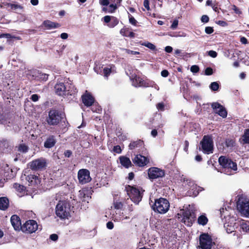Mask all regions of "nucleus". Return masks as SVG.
Segmentation results:
<instances>
[{
    "mask_svg": "<svg viewBox=\"0 0 249 249\" xmlns=\"http://www.w3.org/2000/svg\"><path fill=\"white\" fill-rule=\"evenodd\" d=\"M152 209L155 212L160 214H164L169 209L170 203L166 199L164 198H160L155 199V202L151 204Z\"/></svg>",
    "mask_w": 249,
    "mask_h": 249,
    "instance_id": "nucleus-3",
    "label": "nucleus"
},
{
    "mask_svg": "<svg viewBox=\"0 0 249 249\" xmlns=\"http://www.w3.org/2000/svg\"><path fill=\"white\" fill-rule=\"evenodd\" d=\"M214 245L211 236L208 233H202L199 237V246L198 247L201 249H211Z\"/></svg>",
    "mask_w": 249,
    "mask_h": 249,
    "instance_id": "nucleus-9",
    "label": "nucleus"
},
{
    "mask_svg": "<svg viewBox=\"0 0 249 249\" xmlns=\"http://www.w3.org/2000/svg\"><path fill=\"white\" fill-rule=\"evenodd\" d=\"M129 22L133 25H136V24L137 23V20L135 19V18L132 16L131 15L129 16Z\"/></svg>",
    "mask_w": 249,
    "mask_h": 249,
    "instance_id": "nucleus-50",
    "label": "nucleus"
},
{
    "mask_svg": "<svg viewBox=\"0 0 249 249\" xmlns=\"http://www.w3.org/2000/svg\"><path fill=\"white\" fill-rule=\"evenodd\" d=\"M114 66H107L103 68V74L104 76L107 78L109 75L112 72V68H114Z\"/></svg>",
    "mask_w": 249,
    "mask_h": 249,
    "instance_id": "nucleus-28",
    "label": "nucleus"
},
{
    "mask_svg": "<svg viewBox=\"0 0 249 249\" xmlns=\"http://www.w3.org/2000/svg\"><path fill=\"white\" fill-rule=\"evenodd\" d=\"M119 160L122 166L125 168H129L132 166L130 160L125 156H120L119 157Z\"/></svg>",
    "mask_w": 249,
    "mask_h": 249,
    "instance_id": "nucleus-21",
    "label": "nucleus"
},
{
    "mask_svg": "<svg viewBox=\"0 0 249 249\" xmlns=\"http://www.w3.org/2000/svg\"><path fill=\"white\" fill-rule=\"evenodd\" d=\"M82 99L83 104L87 107H90L94 103V99L89 93L86 91V93L82 96Z\"/></svg>",
    "mask_w": 249,
    "mask_h": 249,
    "instance_id": "nucleus-18",
    "label": "nucleus"
},
{
    "mask_svg": "<svg viewBox=\"0 0 249 249\" xmlns=\"http://www.w3.org/2000/svg\"><path fill=\"white\" fill-rule=\"evenodd\" d=\"M39 96L36 94H33L30 99L33 101V102H36L39 99Z\"/></svg>",
    "mask_w": 249,
    "mask_h": 249,
    "instance_id": "nucleus-56",
    "label": "nucleus"
},
{
    "mask_svg": "<svg viewBox=\"0 0 249 249\" xmlns=\"http://www.w3.org/2000/svg\"><path fill=\"white\" fill-rule=\"evenodd\" d=\"M58 238V236L56 234H52L50 236V239L53 241H56Z\"/></svg>",
    "mask_w": 249,
    "mask_h": 249,
    "instance_id": "nucleus-59",
    "label": "nucleus"
},
{
    "mask_svg": "<svg viewBox=\"0 0 249 249\" xmlns=\"http://www.w3.org/2000/svg\"><path fill=\"white\" fill-rule=\"evenodd\" d=\"M38 227V225L35 220H29L21 227V229L24 232L32 233L37 231Z\"/></svg>",
    "mask_w": 249,
    "mask_h": 249,
    "instance_id": "nucleus-11",
    "label": "nucleus"
},
{
    "mask_svg": "<svg viewBox=\"0 0 249 249\" xmlns=\"http://www.w3.org/2000/svg\"><path fill=\"white\" fill-rule=\"evenodd\" d=\"M225 143L227 147L231 148L234 146L235 142L232 139H227L226 140Z\"/></svg>",
    "mask_w": 249,
    "mask_h": 249,
    "instance_id": "nucleus-39",
    "label": "nucleus"
},
{
    "mask_svg": "<svg viewBox=\"0 0 249 249\" xmlns=\"http://www.w3.org/2000/svg\"><path fill=\"white\" fill-rule=\"evenodd\" d=\"M218 162L222 167L221 173H223L227 175H231L237 170V164L231 159L225 156H221L218 159Z\"/></svg>",
    "mask_w": 249,
    "mask_h": 249,
    "instance_id": "nucleus-1",
    "label": "nucleus"
},
{
    "mask_svg": "<svg viewBox=\"0 0 249 249\" xmlns=\"http://www.w3.org/2000/svg\"><path fill=\"white\" fill-rule=\"evenodd\" d=\"M64 155L66 157L69 158L72 155V152L70 150H67L64 152Z\"/></svg>",
    "mask_w": 249,
    "mask_h": 249,
    "instance_id": "nucleus-63",
    "label": "nucleus"
},
{
    "mask_svg": "<svg viewBox=\"0 0 249 249\" xmlns=\"http://www.w3.org/2000/svg\"><path fill=\"white\" fill-rule=\"evenodd\" d=\"M110 0H99V2L101 5L103 6H107L109 3Z\"/></svg>",
    "mask_w": 249,
    "mask_h": 249,
    "instance_id": "nucleus-57",
    "label": "nucleus"
},
{
    "mask_svg": "<svg viewBox=\"0 0 249 249\" xmlns=\"http://www.w3.org/2000/svg\"><path fill=\"white\" fill-rule=\"evenodd\" d=\"M133 162L140 167L146 165L149 162L147 158L140 154L137 155L133 160Z\"/></svg>",
    "mask_w": 249,
    "mask_h": 249,
    "instance_id": "nucleus-17",
    "label": "nucleus"
},
{
    "mask_svg": "<svg viewBox=\"0 0 249 249\" xmlns=\"http://www.w3.org/2000/svg\"><path fill=\"white\" fill-rule=\"evenodd\" d=\"M143 144V142L140 140L137 141L132 142H130L129 145V148L130 149L132 150L135 148H138L142 146Z\"/></svg>",
    "mask_w": 249,
    "mask_h": 249,
    "instance_id": "nucleus-30",
    "label": "nucleus"
},
{
    "mask_svg": "<svg viewBox=\"0 0 249 249\" xmlns=\"http://www.w3.org/2000/svg\"><path fill=\"white\" fill-rule=\"evenodd\" d=\"M213 73V70L211 67H207L205 70V74L206 75H211Z\"/></svg>",
    "mask_w": 249,
    "mask_h": 249,
    "instance_id": "nucleus-49",
    "label": "nucleus"
},
{
    "mask_svg": "<svg viewBox=\"0 0 249 249\" xmlns=\"http://www.w3.org/2000/svg\"><path fill=\"white\" fill-rule=\"evenodd\" d=\"M47 166L46 160L42 158L36 159L29 163V168L33 171L43 170Z\"/></svg>",
    "mask_w": 249,
    "mask_h": 249,
    "instance_id": "nucleus-10",
    "label": "nucleus"
},
{
    "mask_svg": "<svg viewBox=\"0 0 249 249\" xmlns=\"http://www.w3.org/2000/svg\"><path fill=\"white\" fill-rule=\"evenodd\" d=\"M201 147L199 148L203 153L210 154L213 153V142L212 137L210 135H205L200 143Z\"/></svg>",
    "mask_w": 249,
    "mask_h": 249,
    "instance_id": "nucleus-6",
    "label": "nucleus"
},
{
    "mask_svg": "<svg viewBox=\"0 0 249 249\" xmlns=\"http://www.w3.org/2000/svg\"><path fill=\"white\" fill-rule=\"evenodd\" d=\"M224 227L228 233H231L234 232V226L231 223H225L224 224Z\"/></svg>",
    "mask_w": 249,
    "mask_h": 249,
    "instance_id": "nucleus-32",
    "label": "nucleus"
},
{
    "mask_svg": "<svg viewBox=\"0 0 249 249\" xmlns=\"http://www.w3.org/2000/svg\"><path fill=\"white\" fill-rule=\"evenodd\" d=\"M242 141L244 143H249V129H247L242 136Z\"/></svg>",
    "mask_w": 249,
    "mask_h": 249,
    "instance_id": "nucleus-34",
    "label": "nucleus"
},
{
    "mask_svg": "<svg viewBox=\"0 0 249 249\" xmlns=\"http://www.w3.org/2000/svg\"><path fill=\"white\" fill-rule=\"evenodd\" d=\"M164 175V171L157 167H151L148 170V175L150 179L162 178Z\"/></svg>",
    "mask_w": 249,
    "mask_h": 249,
    "instance_id": "nucleus-13",
    "label": "nucleus"
},
{
    "mask_svg": "<svg viewBox=\"0 0 249 249\" xmlns=\"http://www.w3.org/2000/svg\"><path fill=\"white\" fill-rule=\"evenodd\" d=\"M112 17L109 16H106L104 17V21L106 23H108V24L110 22Z\"/></svg>",
    "mask_w": 249,
    "mask_h": 249,
    "instance_id": "nucleus-60",
    "label": "nucleus"
},
{
    "mask_svg": "<svg viewBox=\"0 0 249 249\" xmlns=\"http://www.w3.org/2000/svg\"><path fill=\"white\" fill-rule=\"evenodd\" d=\"M240 228L243 230V231L248 232L249 231V222H245L242 221L240 224Z\"/></svg>",
    "mask_w": 249,
    "mask_h": 249,
    "instance_id": "nucleus-35",
    "label": "nucleus"
},
{
    "mask_svg": "<svg viewBox=\"0 0 249 249\" xmlns=\"http://www.w3.org/2000/svg\"><path fill=\"white\" fill-rule=\"evenodd\" d=\"M11 223L15 230L21 229V221L19 217L17 215H13L11 217Z\"/></svg>",
    "mask_w": 249,
    "mask_h": 249,
    "instance_id": "nucleus-20",
    "label": "nucleus"
},
{
    "mask_svg": "<svg viewBox=\"0 0 249 249\" xmlns=\"http://www.w3.org/2000/svg\"><path fill=\"white\" fill-rule=\"evenodd\" d=\"M178 218H181L180 220L188 227L191 226L195 220V213L194 211L188 207H183V208L180 209L178 213Z\"/></svg>",
    "mask_w": 249,
    "mask_h": 249,
    "instance_id": "nucleus-2",
    "label": "nucleus"
},
{
    "mask_svg": "<svg viewBox=\"0 0 249 249\" xmlns=\"http://www.w3.org/2000/svg\"><path fill=\"white\" fill-rule=\"evenodd\" d=\"M178 20L175 19L173 21V22L171 26V28L173 30L176 29L178 25Z\"/></svg>",
    "mask_w": 249,
    "mask_h": 249,
    "instance_id": "nucleus-55",
    "label": "nucleus"
},
{
    "mask_svg": "<svg viewBox=\"0 0 249 249\" xmlns=\"http://www.w3.org/2000/svg\"><path fill=\"white\" fill-rule=\"evenodd\" d=\"M119 23L118 19L114 17H112L110 22L108 24V26L110 28H113L116 26Z\"/></svg>",
    "mask_w": 249,
    "mask_h": 249,
    "instance_id": "nucleus-36",
    "label": "nucleus"
},
{
    "mask_svg": "<svg viewBox=\"0 0 249 249\" xmlns=\"http://www.w3.org/2000/svg\"><path fill=\"white\" fill-rule=\"evenodd\" d=\"M14 186L15 188H16L18 191L21 192L22 190L24 189V186L19 185L18 184H15Z\"/></svg>",
    "mask_w": 249,
    "mask_h": 249,
    "instance_id": "nucleus-62",
    "label": "nucleus"
},
{
    "mask_svg": "<svg viewBox=\"0 0 249 249\" xmlns=\"http://www.w3.org/2000/svg\"><path fill=\"white\" fill-rule=\"evenodd\" d=\"M78 178L79 182L83 184L89 182L91 179L89 171L86 169L79 170L78 172Z\"/></svg>",
    "mask_w": 249,
    "mask_h": 249,
    "instance_id": "nucleus-14",
    "label": "nucleus"
},
{
    "mask_svg": "<svg viewBox=\"0 0 249 249\" xmlns=\"http://www.w3.org/2000/svg\"><path fill=\"white\" fill-rule=\"evenodd\" d=\"M207 53L209 56L213 58H215L217 55V53L215 51L213 50H211L207 52Z\"/></svg>",
    "mask_w": 249,
    "mask_h": 249,
    "instance_id": "nucleus-48",
    "label": "nucleus"
},
{
    "mask_svg": "<svg viewBox=\"0 0 249 249\" xmlns=\"http://www.w3.org/2000/svg\"><path fill=\"white\" fill-rule=\"evenodd\" d=\"M9 206V200L6 197H0V210H5Z\"/></svg>",
    "mask_w": 249,
    "mask_h": 249,
    "instance_id": "nucleus-26",
    "label": "nucleus"
},
{
    "mask_svg": "<svg viewBox=\"0 0 249 249\" xmlns=\"http://www.w3.org/2000/svg\"><path fill=\"white\" fill-rule=\"evenodd\" d=\"M120 50L122 51H124L126 53H127L128 54H132L133 55L140 54V53L139 52L133 51H131V50L126 49L120 48Z\"/></svg>",
    "mask_w": 249,
    "mask_h": 249,
    "instance_id": "nucleus-42",
    "label": "nucleus"
},
{
    "mask_svg": "<svg viewBox=\"0 0 249 249\" xmlns=\"http://www.w3.org/2000/svg\"><path fill=\"white\" fill-rule=\"evenodd\" d=\"M230 211H232V210L229 206H228L227 208L225 207V208H221L219 210V213L220 214V217L221 219H226L228 217L230 216L231 214Z\"/></svg>",
    "mask_w": 249,
    "mask_h": 249,
    "instance_id": "nucleus-23",
    "label": "nucleus"
},
{
    "mask_svg": "<svg viewBox=\"0 0 249 249\" xmlns=\"http://www.w3.org/2000/svg\"><path fill=\"white\" fill-rule=\"evenodd\" d=\"M68 85L63 82H58L54 86V89L56 94L59 96L66 95Z\"/></svg>",
    "mask_w": 249,
    "mask_h": 249,
    "instance_id": "nucleus-16",
    "label": "nucleus"
},
{
    "mask_svg": "<svg viewBox=\"0 0 249 249\" xmlns=\"http://www.w3.org/2000/svg\"><path fill=\"white\" fill-rule=\"evenodd\" d=\"M0 38H6L8 39L16 38L17 37L11 35L10 34H1L0 35Z\"/></svg>",
    "mask_w": 249,
    "mask_h": 249,
    "instance_id": "nucleus-43",
    "label": "nucleus"
},
{
    "mask_svg": "<svg viewBox=\"0 0 249 249\" xmlns=\"http://www.w3.org/2000/svg\"><path fill=\"white\" fill-rule=\"evenodd\" d=\"M169 75V72L167 70H164L161 72V75L163 77H166Z\"/></svg>",
    "mask_w": 249,
    "mask_h": 249,
    "instance_id": "nucleus-61",
    "label": "nucleus"
},
{
    "mask_svg": "<svg viewBox=\"0 0 249 249\" xmlns=\"http://www.w3.org/2000/svg\"><path fill=\"white\" fill-rule=\"evenodd\" d=\"M209 87L212 90L215 91L218 90L219 85L217 82H213L211 83Z\"/></svg>",
    "mask_w": 249,
    "mask_h": 249,
    "instance_id": "nucleus-37",
    "label": "nucleus"
},
{
    "mask_svg": "<svg viewBox=\"0 0 249 249\" xmlns=\"http://www.w3.org/2000/svg\"><path fill=\"white\" fill-rule=\"evenodd\" d=\"M6 5L10 7L13 11L18 14L20 13L23 9V7L19 4L8 3Z\"/></svg>",
    "mask_w": 249,
    "mask_h": 249,
    "instance_id": "nucleus-25",
    "label": "nucleus"
},
{
    "mask_svg": "<svg viewBox=\"0 0 249 249\" xmlns=\"http://www.w3.org/2000/svg\"><path fill=\"white\" fill-rule=\"evenodd\" d=\"M211 107L214 112L220 116L225 118L227 116V112L224 107L218 102H213L211 104Z\"/></svg>",
    "mask_w": 249,
    "mask_h": 249,
    "instance_id": "nucleus-15",
    "label": "nucleus"
},
{
    "mask_svg": "<svg viewBox=\"0 0 249 249\" xmlns=\"http://www.w3.org/2000/svg\"><path fill=\"white\" fill-rule=\"evenodd\" d=\"M201 21L203 23H207L209 21V18L207 15H203L201 18Z\"/></svg>",
    "mask_w": 249,
    "mask_h": 249,
    "instance_id": "nucleus-53",
    "label": "nucleus"
},
{
    "mask_svg": "<svg viewBox=\"0 0 249 249\" xmlns=\"http://www.w3.org/2000/svg\"><path fill=\"white\" fill-rule=\"evenodd\" d=\"M214 30L212 27H206L205 29V32L207 34H211L213 32Z\"/></svg>",
    "mask_w": 249,
    "mask_h": 249,
    "instance_id": "nucleus-52",
    "label": "nucleus"
},
{
    "mask_svg": "<svg viewBox=\"0 0 249 249\" xmlns=\"http://www.w3.org/2000/svg\"><path fill=\"white\" fill-rule=\"evenodd\" d=\"M18 151L22 153H26L29 150V147L25 143H20L18 146Z\"/></svg>",
    "mask_w": 249,
    "mask_h": 249,
    "instance_id": "nucleus-31",
    "label": "nucleus"
},
{
    "mask_svg": "<svg viewBox=\"0 0 249 249\" xmlns=\"http://www.w3.org/2000/svg\"><path fill=\"white\" fill-rule=\"evenodd\" d=\"M56 140L54 136H50L44 142V146L45 148H51L54 146Z\"/></svg>",
    "mask_w": 249,
    "mask_h": 249,
    "instance_id": "nucleus-22",
    "label": "nucleus"
},
{
    "mask_svg": "<svg viewBox=\"0 0 249 249\" xmlns=\"http://www.w3.org/2000/svg\"><path fill=\"white\" fill-rule=\"evenodd\" d=\"M43 25L47 30L57 28L60 27V24L58 23L52 22L50 20H45L43 22Z\"/></svg>",
    "mask_w": 249,
    "mask_h": 249,
    "instance_id": "nucleus-24",
    "label": "nucleus"
},
{
    "mask_svg": "<svg viewBox=\"0 0 249 249\" xmlns=\"http://www.w3.org/2000/svg\"><path fill=\"white\" fill-rule=\"evenodd\" d=\"M110 218L115 222H118L124 220H129L130 216L125 214L123 212L111 210L110 212Z\"/></svg>",
    "mask_w": 249,
    "mask_h": 249,
    "instance_id": "nucleus-12",
    "label": "nucleus"
},
{
    "mask_svg": "<svg viewBox=\"0 0 249 249\" xmlns=\"http://www.w3.org/2000/svg\"><path fill=\"white\" fill-rule=\"evenodd\" d=\"M113 150L114 152L118 154H120L122 152L121 148L119 145H116L114 146Z\"/></svg>",
    "mask_w": 249,
    "mask_h": 249,
    "instance_id": "nucleus-54",
    "label": "nucleus"
},
{
    "mask_svg": "<svg viewBox=\"0 0 249 249\" xmlns=\"http://www.w3.org/2000/svg\"><path fill=\"white\" fill-rule=\"evenodd\" d=\"M107 227L109 230H112L114 227V224L111 221H109L107 223Z\"/></svg>",
    "mask_w": 249,
    "mask_h": 249,
    "instance_id": "nucleus-64",
    "label": "nucleus"
},
{
    "mask_svg": "<svg viewBox=\"0 0 249 249\" xmlns=\"http://www.w3.org/2000/svg\"><path fill=\"white\" fill-rule=\"evenodd\" d=\"M237 208L241 214L249 216V199L243 195L238 196Z\"/></svg>",
    "mask_w": 249,
    "mask_h": 249,
    "instance_id": "nucleus-5",
    "label": "nucleus"
},
{
    "mask_svg": "<svg viewBox=\"0 0 249 249\" xmlns=\"http://www.w3.org/2000/svg\"><path fill=\"white\" fill-rule=\"evenodd\" d=\"M142 46H144L146 47H147L148 48H149V49L151 50H156V46L155 45H154L153 44L150 43V42H143L142 44Z\"/></svg>",
    "mask_w": 249,
    "mask_h": 249,
    "instance_id": "nucleus-40",
    "label": "nucleus"
},
{
    "mask_svg": "<svg viewBox=\"0 0 249 249\" xmlns=\"http://www.w3.org/2000/svg\"><path fill=\"white\" fill-rule=\"evenodd\" d=\"M143 6L148 10H150L149 2L148 0H144Z\"/></svg>",
    "mask_w": 249,
    "mask_h": 249,
    "instance_id": "nucleus-58",
    "label": "nucleus"
},
{
    "mask_svg": "<svg viewBox=\"0 0 249 249\" xmlns=\"http://www.w3.org/2000/svg\"><path fill=\"white\" fill-rule=\"evenodd\" d=\"M56 215L61 219H68L70 216V207L64 201H59L55 207Z\"/></svg>",
    "mask_w": 249,
    "mask_h": 249,
    "instance_id": "nucleus-7",
    "label": "nucleus"
},
{
    "mask_svg": "<svg viewBox=\"0 0 249 249\" xmlns=\"http://www.w3.org/2000/svg\"><path fill=\"white\" fill-rule=\"evenodd\" d=\"M77 90L75 86L72 84H70L68 86L67 89L66 95H74L77 93Z\"/></svg>",
    "mask_w": 249,
    "mask_h": 249,
    "instance_id": "nucleus-27",
    "label": "nucleus"
},
{
    "mask_svg": "<svg viewBox=\"0 0 249 249\" xmlns=\"http://www.w3.org/2000/svg\"><path fill=\"white\" fill-rule=\"evenodd\" d=\"M132 85L136 87H143L144 81L143 79L136 75H132L130 77Z\"/></svg>",
    "mask_w": 249,
    "mask_h": 249,
    "instance_id": "nucleus-19",
    "label": "nucleus"
},
{
    "mask_svg": "<svg viewBox=\"0 0 249 249\" xmlns=\"http://www.w3.org/2000/svg\"><path fill=\"white\" fill-rule=\"evenodd\" d=\"M125 190L131 200L135 204H138L142 200V194L139 189L130 185H127L125 186Z\"/></svg>",
    "mask_w": 249,
    "mask_h": 249,
    "instance_id": "nucleus-8",
    "label": "nucleus"
},
{
    "mask_svg": "<svg viewBox=\"0 0 249 249\" xmlns=\"http://www.w3.org/2000/svg\"><path fill=\"white\" fill-rule=\"evenodd\" d=\"M143 85L144 88L152 87L157 90H159L160 89L159 86L153 81H144V83Z\"/></svg>",
    "mask_w": 249,
    "mask_h": 249,
    "instance_id": "nucleus-29",
    "label": "nucleus"
},
{
    "mask_svg": "<svg viewBox=\"0 0 249 249\" xmlns=\"http://www.w3.org/2000/svg\"><path fill=\"white\" fill-rule=\"evenodd\" d=\"M113 206L115 209L117 210H119L123 207V204L121 202L118 201L117 200H115V199H114Z\"/></svg>",
    "mask_w": 249,
    "mask_h": 249,
    "instance_id": "nucleus-41",
    "label": "nucleus"
},
{
    "mask_svg": "<svg viewBox=\"0 0 249 249\" xmlns=\"http://www.w3.org/2000/svg\"><path fill=\"white\" fill-rule=\"evenodd\" d=\"M108 9V13H112L117 9V6L116 4H111L109 5Z\"/></svg>",
    "mask_w": 249,
    "mask_h": 249,
    "instance_id": "nucleus-45",
    "label": "nucleus"
},
{
    "mask_svg": "<svg viewBox=\"0 0 249 249\" xmlns=\"http://www.w3.org/2000/svg\"><path fill=\"white\" fill-rule=\"evenodd\" d=\"M79 197L81 198L82 201H87L88 202V200H89V197L88 196H86V194L85 193L84 190H80L79 191Z\"/></svg>",
    "mask_w": 249,
    "mask_h": 249,
    "instance_id": "nucleus-38",
    "label": "nucleus"
},
{
    "mask_svg": "<svg viewBox=\"0 0 249 249\" xmlns=\"http://www.w3.org/2000/svg\"><path fill=\"white\" fill-rule=\"evenodd\" d=\"M190 71L193 73H197L199 71V68L197 65H193L190 68Z\"/></svg>",
    "mask_w": 249,
    "mask_h": 249,
    "instance_id": "nucleus-47",
    "label": "nucleus"
},
{
    "mask_svg": "<svg viewBox=\"0 0 249 249\" xmlns=\"http://www.w3.org/2000/svg\"><path fill=\"white\" fill-rule=\"evenodd\" d=\"M128 213H127V215L130 216L131 215V212L133 211L134 208L132 204L128 205L127 208Z\"/></svg>",
    "mask_w": 249,
    "mask_h": 249,
    "instance_id": "nucleus-51",
    "label": "nucleus"
},
{
    "mask_svg": "<svg viewBox=\"0 0 249 249\" xmlns=\"http://www.w3.org/2000/svg\"><path fill=\"white\" fill-rule=\"evenodd\" d=\"M38 77L41 80L46 81L48 78V74L39 73H38Z\"/></svg>",
    "mask_w": 249,
    "mask_h": 249,
    "instance_id": "nucleus-44",
    "label": "nucleus"
},
{
    "mask_svg": "<svg viewBox=\"0 0 249 249\" xmlns=\"http://www.w3.org/2000/svg\"><path fill=\"white\" fill-rule=\"evenodd\" d=\"M65 113L55 109H51L48 113L46 122L50 125H55L59 123L65 117Z\"/></svg>",
    "mask_w": 249,
    "mask_h": 249,
    "instance_id": "nucleus-4",
    "label": "nucleus"
},
{
    "mask_svg": "<svg viewBox=\"0 0 249 249\" xmlns=\"http://www.w3.org/2000/svg\"><path fill=\"white\" fill-rule=\"evenodd\" d=\"M165 105L163 103H159L157 104L156 107L159 111H163L164 110Z\"/></svg>",
    "mask_w": 249,
    "mask_h": 249,
    "instance_id": "nucleus-46",
    "label": "nucleus"
},
{
    "mask_svg": "<svg viewBox=\"0 0 249 249\" xmlns=\"http://www.w3.org/2000/svg\"><path fill=\"white\" fill-rule=\"evenodd\" d=\"M208 221L207 217L205 215H201L198 217L197 222L198 224L205 226Z\"/></svg>",
    "mask_w": 249,
    "mask_h": 249,
    "instance_id": "nucleus-33",
    "label": "nucleus"
}]
</instances>
